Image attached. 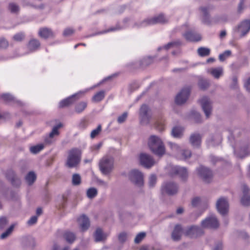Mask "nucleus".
Returning a JSON list of instances; mask_svg holds the SVG:
<instances>
[{"mask_svg":"<svg viewBox=\"0 0 250 250\" xmlns=\"http://www.w3.org/2000/svg\"><path fill=\"white\" fill-rule=\"evenodd\" d=\"M148 146L155 154L162 156L165 153V148L161 140L156 136H151L148 141Z\"/></svg>","mask_w":250,"mask_h":250,"instance_id":"f257e3e1","label":"nucleus"},{"mask_svg":"<svg viewBox=\"0 0 250 250\" xmlns=\"http://www.w3.org/2000/svg\"><path fill=\"white\" fill-rule=\"evenodd\" d=\"M82 151L78 148H72L68 152L66 164L69 167H77L81 160Z\"/></svg>","mask_w":250,"mask_h":250,"instance_id":"f03ea898","label":"nucleus"},{"mask_svg":"<svg viewBox=\"0 0 250 250\" xmlns=\"http://www.w3.org/2000/svg\"><path fill=\"white\" fill-rule=\"evenodd\" d=\"M99 167L102 172L105 174L109 173L113 167V160L108 157H104L100 161Z\"/></svg>","mask_w":250,"mask_h":250,"instance_id":"7ed1b4c3","label":"nucleus"},{"mask_svg":"<svg viewBox=\"0 0 250 250\" xmlns=\"http://www.w3.org/2000/svg\"><path fill=\"white\" fill-rule=\"evenodd\" d=\"M129 179L135 185L142 186L144 184L143 174L136 169L131 170L129 173Z\"/></svg>","mask_w":250,"mask_h":250,"instance_id":"20e7f679","label":"nucleus"},{"mask_svg":"<svg viewBox=\"0 0 250 250\" xmlns=\"http://www.w3.org/2000/svg\"><path fill=\"white\" fill-rule=\"evenodd\" d=\"M198 174L206 183H209L213 177L212 171L207 167L200 166L197 169Z\"/></svg>","mask_w":250,"mask_h":250,"instance_id":"39448f33","label":"nucleus"},{"mask_svg":"<svg viewBox=\"0 0 250 250\" xmlns=\"http://www.w3.org/2000/svg\"><path fill=\"white\" fill-rule=\"evenodd\" d=\"M168 20L165 17L164 14H160L151 19H147L142 22V24L145 26L155 24L157 23H166L167 22Z\"/></svg>","mask_w":250,"mask_h":250,"instance_id":"423d86ee","label":"nucleus"},{"mask_svg":"<svg viewBox=\"0 0 250 250\" xmlns=\"http://www.w3.org/2000/svg\"><path fill=\"white\" fill-rule=\"evenodd\" d=\"M190 92V88L189 87L183 88L176 96L175 100V103L179 105L185 103L188 98Z\"/></svg>","mask_w":250,"mask_h":250,"instance_id":"0eeeda50","label":"nucleus"},{"mask_svg":"<svg viewBox=\"0 0 250 250\" xmlns=\"http://www.w3.org/2000/svg\"><path fill=\"white\" fill-rule=\"evenodd\" d=\"M219 222L214 215H211L202 222V226L203 228L216 229L219 227Z\"/></svg>","mask_w":250,"mask_h":250,"instance_id":"6e6552de","label":"nucleus"},{"mask_svg":"<svg viewBox=\"0 0 250 250\" xmlns=\"http://www.w3.org/2000/svg\"><path fill=\"white\" fill-rule=\"evenodd\" d=\"M199 102L207 118H208L212 110L211 104L210 100L208 97L204 96L199 100Z\"/></svg>","mask_w":250,"mask_h":250,"instance_id":"1a4fd4ad","label":"nucleus"},{"mask_svg":"<svg viewBox=\"0 0 250 250\" xmlns=\"http://www.w3.org/2000/svg\"><path fill=\"white\" fill-rule=\"evenodd\" d=\"M216 208L221 214H226L229 210V204L227 199L223 197L219 198L216 203Z\"/></svg>","mask_w":250,"mask_h":250,"instance_id":"9d476101","label":"nucleus"},{"mask_svg":"<svg viewBox=\"0 0 250 250\" xmlns=\"http://www.w3.org/2000/svg\"><path fill=\"white\" fill-rule=\"evenodd\" d=\"M139 158L141 165L146 168H150L155 164L154 160L152 157L148 154L141 153L140 155Z\"/></svg>","mask_w":250,"mask_h":250,"instance_id":"9b49d317","label":"nucleus"},{"mask_svg":"<svg viewBox=\"0 0 250 250\" xmlns=\"http://www.w3.org/2000/svg\"><path fill=\"white\" fill-rule=\"evenodd\" d=\"M204 232L203 229L199 227L191 226L185 232V235L191 238L197 237L202 234Z\"/></svg>","mask_w":250,"mask_h":250,"instance_id":"f8f14e48","label":"nucleus"},{"mask_svg":"<svg viewBox=\"0 0 250 250\" xmlns=\"http://www.w3.org/2000/svg\"><path fill=\"white\" fill-rule=\"evenodd\" d=\"M162 190L163 192H166L168 195H173L177 193L178 187L173 183H168L163 186Z\"/></svg>","mask_w":250,"mask_h":250,"instance_id":"ddd939ff","label":"nucleus"},{"mask_svg":"<svg viewBox=\"0 0 250 250\" xmlns=\"http://www.w3.org/2000/svg\"><path fill=\"white\" fill-rule=\"evenodd\" d=\"M171 173L172 175H179L183 180H185L188 175V171L186 168L178 166L173 167L171 169Z\"/></svg>","mask_w":250,"mask_h":250,"instance_id":"4468645a","label":"nucleus"},{"mask_svg":"<svg viewBox=\"0 0 250 250\" xmlns=\"http://www.w3.org/2000/svg\"><path fill=\"white\" fill-rule=\"evenodd\" d=\"M77 99V95L76 94L73 95L62 100L59 103V107L60 108H63L69 106L74 103Z\"/></svg>","mask_w":250,"mask_h":250,"instance_id":"2eb2a0df","label":"nucleus"},{"mask_svg":"<svg viewBox=\"0 0 250 250\" xmlns=\"http://www.w3.org/2000/svg\"><path fill=\"white\" fill-rule=\"evenodd\" d=\"M38 35L41 38L45 39L55 37V34L53 31L50 28L47 27L41 28L39 30Z\"/></svg>","mask_w":250,"mask_h":250,"instance_id":"dca6fc26","label":"nucleus"},{"mask_svg":"<svg viewBox=\"0 0 250 250\" xmlns=\"http://www.w3.org/2000/svg\"><path fill=\"white\" fill-rule=\"evenodd\" d=\"M77 221L79 224L81 229L83 231L87 230L90 226L88 218L84 214L80 216L78 218Z\"/></svg>","mask_w":250,"mask_h":250,"instance_id":"f3484780","label":"nucleus"},{"mask_svg":"<svg viewBox=\"0 0 250 250\" xmlns=\"http://www.w3.org/2000/svg\"><path fill=\"white\" fill-rule=\"evenodd\" d=\"M242 190L243 195L241 200V203L243 206H248L250 205V196L248 195L249 188L245 185H243Z\"/></svg>","mask_w":250,"mask_h":250,"instance_id":"a211bd4d","label":"nucleus"},{"mask_svg":"<svg viewBox=\"0 0 250 250\" xmlns=\"http://www.w3.org/2000/svg\"><path fill=\"white\" fill-rule=\"evenodd\" d=\"M41 46L40 41L36 39L30 40L27 44V48L29 52H33L38 50Z\"/></svg>","mask_w":250,"mask_h":250,"instance_id":"6ab92c4d","label":"nucleus"},{"mask_svg":"<svg viewBox=\"0 0 250 250\" xmlns=\"http://www.w3.org/2000/svg\"><path fill=\"white\" fill-rule=\"evenodd\" d=\"M185 38L190 42H199L201 40V36L194 32L188 31L184 35Z\"/></svg>","mask_w":250,"mask_h":250,"instance_id":"aec40b11","label":"nucleus"},{"mask_svg":"<svg viewBox=\"0 0 250 250\" xmlns=\"http://www.w3.org/2000/svg\"><path fill=\"white\" fill-rule=\"evenodd\" d=\"M62 126V124H60L55 126L51 132L49 134V137L44 139V143L46 144H51L53 143L52 138L55 135H59V129Z\"/></svg>","mask_w":250,"mask_h":250,"instance_id":"412c9836","label":"nucleus"},{"mask_svg":"<svg viewBox=\"0 0 250 250\" xmlns=\"http://www.w3.org/2000/svg\"><path fill=\"white\" fill-rule=\"evenodd\" d=\"M182 232V228L180 225H176L172 232L171 237L173 240L178 241L180 239Z\"/></svg>","mask_w":250,"mask_h":250,"instance_id":"4be33fe9","label":"nucleus"},{"mask_svg":"<svg viewBox=\"0 0 250 250\" xmlns=\"http://www.w3.org/2000/svg\"><path fill=\"white\" fill-rule=\"evenodd\" d=\"M189 141L192 146H199L201 143V136L198 133H193L191 135Z\"/></svg>","mask_w":250,"mask_h":250,"instance_id":"5701e85b","label":"nucleus"},{"mask_svg":"<svg viewBox=\"0 0 250 250\" xmlns=\"http://www.w3.org/2000/svg\"><path fill=\"white\" fill-rule=\"evenodd\" d=\"M238 28L242 32V36H245L250 30V20H244L241 23Z\"/></svg>","mask_w":250,"mask_h":250,"instance_id":"b1692460","label":"nucleus"},{"mask_svg":"<svg viewBox=\"0 0 250 250\" xmlns=\"http://www.w3.org/2000/svg\"><path fill=\"white\" fill-rule=\"evenodd\" d=\"M199 10L203 14V22L207 24H209L210 21L209 20V17L208 15V7H201Z\"/></svg>","mask_w":250,"mask_h":250,"instance_id":"393cba45","label":"nucleus"},{"mask_svg":"<svg viewBox=\"0 0 250 250\" xmlns=\"http://www.w3.org/2000/svg\"><path fill=\"white\" fill-rule=\"evenodd\" d=\"M6 177L9 180L13 185H15V182L18 180V178L12 169L8 170L6 173Z\"/></svg>","mask_w":250,"mask_h":250,"instance_id":"a878e982","label":"nucleus"},{"mask_svg":"<svg viewBox=\"0 0 250 250\" xmlns=\"http://www.w3.org/2000/svg\"><path fill=\"white\" fill-rule=\"evenodd\" d=\"M184 128L181 126H174L172 130V135L176 138H180L183 135Z\"/></svg>","mask_w":250,"mask_h":250,"instance_id":"bb28decb","label":"nucleus"},{"mask_svg":"<svg viewBox=\"0 0 250 250\" xmlns=\"http://www.w3.org/2000/svg\"><path fill=\"white\" fill-rule=\"evenodd\" d=\"M36 175L33 171L29 172L25 177L26 182L29 185H31L36 180Z\"/></svg>","mask_w":250,"mask_h":250,"instance_id":"cd10ccee","label":"nucleus"},{"mask_svg":"<svg viewBox=\"0 0 250 250\" xmlns=\"http://www.w3.org/2000/svg\"><path fill=\"white\" fill-rule=\"evenodd\" d=\"M105 97V91H100L96 93L92 97V101L94 102H99L103 100Z\"/></svg>","mask_w":250,"mask_h":250,"instance_id":"c85d7f7f","label":"nucleus"},{"mask_svg":"<svg viewBox=\"0 0 250 250\" xmlns=\"http://www.w3.org/2000/svg\"><path fill=\"white\" fill-rule=\"evenodd\" d=\"M210 74L215 78H219L223 74V68L218 67L212 68L210 70Z\"/></svg>","mask_w":250,"mask_h":250,"instance_id":"c756f323","label":"nucleus"},{"mask_svg":"<svg viewBox=\"0 0 250 250\" xmlns=\"http://www.w3.org/2000/svg\"><path fill=\"white\" fill-rule=\"evenodd\" d=\"M63 236L66 241L69 243H73L76 239L75 234L70 231H66Z\"/></svg>","mask_w":250,"mask_h":250,"instance_id":"7c9ffc66","label":"nucleus"},{"mask_svg":"<svg viewBox=\"0 0 250 250\" xmlns=\"http://www.w3.org/2000/svg\"><path fill=\"white\" fill-rule=\"evenodd\" d=\"M95 238L96 242L102 241L104 239V235L101 229L98 228L95 233Z\"/></svg>","mask_w":250,"mask_h":250,"instance_id":"2f4dec72","label":"nucleus"},{"mask_svg":"<svg viewBox=\"0 0 250 250\" xmlns=\"http://www.w3.org/2000/svg\"><path fill=\"white\" fill-rule=\"evenodd\" d=\"M81 177L79 174L75 173L73 174L72 177V184L73 186H78L81 184Z\"/></svg>","mask_w":250,"mask_h":250,"instance_id":"473e14b6","label":"nucleus"},{"mask_svg":"<svg viewBox=\"0 0 250 250\" xmlns=\"http://www.w3.org/2000/svg\"><path fill=\"white\" fill-rule=\"evenodd\" d=\"M44 147V146L43 144H38L37 145L31 146L30 148V150L32 153L36 154L42 150Z\"/></svg>","mask_w":250,"mask_h":250,"instance_id":"72a5a7b5","label":"nucleus"},{"mask_svg":"<svg viewBox=\"0 0 250 250\" xmlns=\"http://www.w3.org/2000/svg\"><path fill=\"white\" fill-rule=\"evenodd\" d=\"M87 103L84 102H82L77 104L75 106V111L77 113H81L83 112L86 107Z\"/></svg>","mask_w":250,"mask_h":250,"instance_id":"f704fd0d","label":"nucleus"},{"mask_svg":"<svg viewBox=\"0 0 250 250\" xmlns=\"http://www.w3.org/2000/svg\"><path fill=\"white\" fill-rule=\"evenodd\" d=\"M198 53L202 57L207 56L209 55L210 50L207 48L201 47L198 49Z\"/></svg>","mask_w":250,"mask_h":250,"instance_id":"c9c22d12","label":"nucleus"},{"mask_svg":"<svg viewBox=\"0 0 250 250\" xmlns=\"http://www.w3.org/2000/svg\"><path fill=\"white\" fill-rule=\"evenodd\" d=\"M165 125V121L162 118L157 121L155 125L156 128L161 131L164 130Z\"/></svg>","mask_w":250,"mask_h":250,"instance_id":"e433bc0d","label":"nucleus"},{"mask_svg":"<svg viewBox=\"0 0 250 250\" xmlns=\"http://www.w3.org/2000/svg\"><path fill=\"white\" fill-rule=\"evenodd\" d=\"M149 111V108L146 104H143L140 108V113L142 118L147 117V113Z\"/></svg>","mask_w":250,"mask_h":250,"instance_id":"4c0bfd02","label":"nucleus"},{"mask_svg":"<svg viewBox=\"0 0 250 250\" xmlns=\"http://www.w3.org/2000/svg\"><path fill=\"white\" fill-rule=\"evenodd\" d=\"M98 193L97 190L94 188H91L87 190L86 194L89 198L92 199L95 197Z\"/></svg>","mask_w":250,"mask_h":250,"instance_id":"58836bf2","label":"nucleus"},{"mask_svg":"<svg viewBox=\"0 0 250 250\" xmlns=\"http://www.w3.org/2000/svg\"><path fill=\"white\" fill-rule=\"evenodd\" d=\"M231 52L230 50H226L223 53L221 54L219 56V59L220 61L223 62L225 61L227 58H229L231 56Z\"/></svg>","mask_w":250,"mask_h":250,"instance_id":"ea45409f","label":"nucleus"},{"mask_svg":"<svg viewBox=\"0 0 250 250\" xmlns=\"http://www.w3.org/2000/svg\"><path fill=\"white\" fill-rule=\"evenodd\" d=\"M198 85L200 89L205 90L209 86V83L207 80L201 79L198 83Z\"/></svg>","mask_w":250,"mask_h":250,"instance_id":"a19ab883","label":"nucleus"},{"mask_svg":"<svg viewBox=\"0 0 250 250\" xmlns=\"http://www.w3.org/2000/svg\"><path fill=\"white\" fill-rule=\"evenodd\" d=\"M101 130H102V126L100 125L97 126V127L96 129L93 130L91 131V134H90V137L92 139L94 138L96 136H97L100 133Z\"/></svg>","mask_w":250,"mask_h":250,"instance_id":"79ce46f5","label":"nucleus"},{"mask_svg":"<svg viewBox=\"0 0 250 250\" xmlns=\"http://www.w3.org/2000/svg\"><path fill=\"white\" fill-rule=\"evenodd\" d=\"M1 99L6 103L10 102L14 100L13 97L9 94H3L1 95Z\"/></svg>","mask_w":250,"mask_h":250,"instance_id":"37998d69","label":"nucleus"},{"mask_svg":"<svg viewBox=\"0 0 250 250\" xmlns=\"http://www.w3.org/2000/svg\"><path fill=\"white\" fill-rule=\"evenodd\" d=\"M14 226L11 225L4 232L2 233L0 236L1 239L6 238L13 231Z\"/></svg>","mask_w":250,"mask_h":250,"instance_id":"c03bdc74","label":"nucleus"},{"mask_svg":"<svg viewBox=\"0 0 250 250\" xmlns=\"http://www.w3.org/2000/svg\"><path fill=\"white\" fill-rule=\"evenodd\" d=\"M146 235V234L145 232H140L138 234L134 239L135 243L137 244L140 243L142 240L145 237Z\"/></svg>","mask_w":250,"mask_h":250,"instance_id":"a18cd8bd","label":"nucleus"},{"mask_svg":"<svg viewBox=\"0 0 250 250\" xmlns=\"http://www.w3.org/2000/svg\"><path fill=\"white\" fill-rule=\"evenodd\" d=\"M181 45V42L180 41L178 40L177 41L169 42L165 46V48L166 49H168L172 46H180Z\"/></svg>","mask_w":250,"mask_h":250,"instance_id":"49530a36","label":"nucleus"},{"mask_svg":"<svg viewBox=\"0 0 250 250\" xmlns=\"http://www.w3.org/2000/svg\"><path fill=\"white\" fill-rule=\"evenodd\" d=\"M9 9L12 13H17L19 10V6L13 3H10L9 5Z\"/></svg>","mask_w":250,"mask_h":250,"instance_id":"de8ad7c7","label":"nucleus"},{"mask_svg":"<svg viewBox=\"0 0 250 250\" xmlns=\"http://www.w3.org/2000/svg\"><path fill=\"white\" fill-rule=\"evenodd\" d=\"M156 176L154 174L151 175L149 178V186L150 187H153L156 183Z\"/></svg>","mask_w":250,"mask_h":250,"instance_id":"09e8293b","label":"nucleus"},{"mask_svg":"<svg viewBox=\"0 0 250 250\" xmlns=\"http://www.w3.org/2000/svg\"><path fill=\"white\" fill-rule=\"evenodd\" d=\"M127 117V113L124 112L123 114L118 117L117 119L118 122L120 124L124 123L126 120Z\"/></svg>","mask_w":250,"mask_h":250,"instance_id":"8fccbe9b","label":"nucleus"},{"mask_svg":"<svg viewBox=\"0 0 250 250\" xmlns=\"http://www.w3.org/2000/svg\"><path fill=\"white\" fill-rule=\"evenodd\" d=\"M8 42L3 38L0 39V48L5 49L8 46Z\"/></svg>","mask_w":250,"mask_h":250,"instance_id":"3c124183","label":"nucleus"},{"mask_svg":"<svg viewBox=\"0 0 250 250\" xmlns=\"http://www.w3.org/2000/svg\"><path fill=\"white\" fill-rule=\"evenodd\" d=\"M24 38V35L23 33H18L14 35L13 39L15 41L21 42Z\"/></svg>","mask_w":250,"mask_h":250,"instance_id":"603ef678","label":"nucleus"},{"mask_svg":"<svg viewBox=\"0 0 250 250\" xmlns=\"http://www.w3.org/2000/svg\"><path fill=\"white\" fill-rule=\"evenodd\" d=\"M182 155L184 158L187 159L191 156V152L189 150H183L182 152Z\"/></svg>","mask_w":250,"mask_h":250,"instance_id":"864d4df0","label":"nucleus"},{"mask_svg":"<svg viewBox=\"0 0 250 250\" xmlns=\"http://www.w3.org/2000/svg\"><path fill=\"white\" fill-rule=\"evenodd\" d=\"M74 31L72 28H67L63 31V35L65 36H70L74 33Z\"/></svg>","mask_w":250,"mask_h":250,"instance_id":"5fc2aeb1","label":"nucleus"},{"mask_svg":"<svg viewBox=\"0 0 250 250\" xmlns=\"http://www.w3.org/2000/svg\"><path fill=\"white\" fill-rule=\"evenodd\" d=\"M126 234L125 232H122L118 235V239L121 242H124L126 240Z\"/></svg>","mask_w":250,"mask_h":250,"instance_id":"6e6d98bb","label":"nucleus"},{"mask_svg":"<svg viewBox=\"0 0 250 250\" xmlns=\"http://www.w3.org/2000/svg\"><path fill=\"white\" fill-rule=\"evenodd\" d=\"M37 221V216H32L27 222V223L29 225H32L35 224Z\"/></svg>","mask_w":250,"mask_h":250,"instance_id":"4d7b16f0","label":"nucleus"},{"mask_svg":"<svg viewBox=\"0 0 250 250\" xmlns=\"http://www.w3.org/2000/svg\"><path fill=\"white\" fill-rule=\"evenodd\" d=\"M7 220L4 217L0 218V228H3L5 225L7 224Z\"/></svg>","mask_w":250,"mask_h":250,"instance_id":"13d9d810","label":"nucleus"},{"mask_svg":"<svg viewBox=\"0 0 250 250\" xmlns=\"http://www.w3.org/2000/svg\"><path fill=\"white\" fill-rule=\"evenodd\" d=\"M200 202V199L198 197H196L192 199L191 204L193 207H195L198 206Z\"/></svg>","mask_w":250,"mask_h":250,"instance_id":"bf43d9fd","label":"nucleus"},{"mask_svg":"<svg viewBox=\"0 0 250 250\" xmlns=\"http://www.w3.org/2000/svg\"><path fill=\"white\" fill-rule=\"evenodd\" d=\"M244 0H241L238 7V12L241 13L244 8Z\"/></svg>","mask_w":250,"mask_h":250,"instance_id":"052dcab7","label":"nucleus"},{"mask_svg":"<svg viewBox=\"0 0 250 250\" xmlns=\"http://www.w3.org/2000/svg\"><path fill=\"white\" fill-rule=\"evenodd\" d=\"M193 113L194 114V115L195 116L196 122L197 123H199L200 122V119H201L200 114L199 113H197L196 112H194Z\"/></svg>","mask_w":250,"mask_h":250,"instance_id":"680f3d73","label":"nucleus"},{"mask_svg":"<svg viewBox=\"0 0 250 250\" xmlns=\"http://www.w3.org/2000/svg\"><path fill=\"white\" fill-rule=\"evenodd\" d=\"M245 87L246 89L250 92V78L248 80L247 82L245 83Z\"/></svg>","mask_w":250,"mask_h":250,"instance_id":"e2e57ef3","label":"nucleus"},{"mask_svg":"<svg viewBox=\"0 0 250 250\" xmlns=\"http://www.w3.org/2000/svg\"><path fill=\"white\" fill-rule=\"evenodd\" d=\"M232 82H233V85H232V88H235L236 87L237 83V78L235 76V77H233Z\"/></svg>","mask_w":250,"mask_h":250,"instance_id":"0e129e2a","label":"nucleus"},{"mask_svg":"<svg viewBox=\"0 0 250 250\" xmlns=\"http://www.w3.org/2000/svg\"><path fill=\"white\" fill-rule=\"evenodd\" d=\"M117 29H118V28L116 27L110 28L107 29L106 30L102 32L101 33L103 34V33H106L109 32L115 31L117 30Z\"/></svg>","mask_w":250,"mask_h":250,"instance_id":"69168bd1","label":"nucleus"},{"mask_svg":"<svg viewBox=\"0 0 250 250\" xmlns=\"http://www.w3.org/2000/svg\"><path fill=\"white\" fill-rule=\"evenodd\" d=\"M222 244L221 243H219L216 246V247L213 250H222Z\"/></svg>","mask_w":250,"mask_h":250,"instance_id":"338daca9","label":"nucleus"},{"mask_svg":"<svg viewBox=\"0 0 250 250\" xmlns=\"http://www.w3.org/2000/svg\"><path fill=\"white\" fill-rule=\"evenodd\" d=\"M226 35V32L225 30H223L220 32V38H223Z\"/></svg>","mask_w":250,"mask_h":250,"instance_id":"774afa93","label":"nucleus"}]
</instances>
